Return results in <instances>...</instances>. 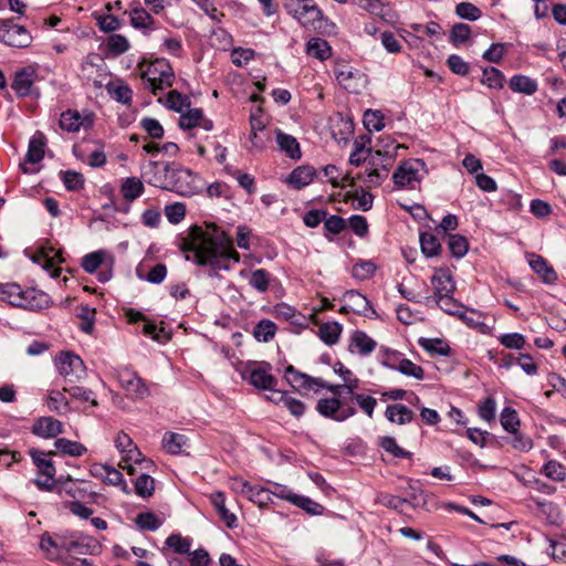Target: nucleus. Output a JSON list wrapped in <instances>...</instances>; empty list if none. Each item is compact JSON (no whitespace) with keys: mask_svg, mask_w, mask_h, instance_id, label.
<instances>
[{"mask_svg":"<svg viewBox=\"0 0 566 566\" xmlns=\"http://www.w3.org/2000/svg\"><path fill=\"white\" fill-rule=\"evenodd\" d=\"M348 198H352L353 207L355 209H360L363 211H369L373 207V195L368 191H363L360 195L358 191H353L347 193Z\"/></svg>","mask_w":566,"mask_h":566,"instance_id":"obj_60","label":"nucleus"},{"mask_svg":"<svg viewBox=\"0 0 566 566\" xmlns=\"http://www.w3.org/2000/svg\"><path fill=\"white\" fill-rule=\"evenodd\" d=\"M276 329L274 322L264 318L254 326L253 336L258 342L268 343L274 338Z\"/></svg>","mask_w":566,"mask_h":566,"instance_id":"obj_37","label":"nucleus"},{"mask_svg":"<svg viewBox=\"0 0 566 566\" xmlns=\"http://www.w3.org/2000/svg\"><path fill=\"white\" fill-rule=\"evenodd\" d=\"M276 142L280 149L285 151L290 158L300 159L302 157L300 144L295 137L279 130L276 134Z\"/></svg>","mask_w":566,"mask_h":566,"instance_id":"obj_32","label":"nucleus"},{"mask_svg":"<svg viewBox=\"0 0 566 566\" xmlns=\"http://www.w3.org/2000/svg\"><path fill=\"white\" fill-rule=\"evenodd\" d=\"M415 413L407 406L397 403L388 406L386 409V418L390 422L406 424L412 421Z\"/></svg>","mask_w":566,"mask_h":566,"instance_id":"obj_31","label":"nucleus"},{"mask_svg":"<svg viewBox=\"0 0 566 566\" xmlns=\"http://www.w3.org/2000/svg\"><path fill=\"white\" fill-rule=\"evenodd\" d=\"M342 331L338 322H326L319 324L317 335L324 344L332 346L338 342Z\"/></svg>","mask_w":566,"mask_h":566,"instance_id":"obj_30","label":"nucleus"},{"mask_svg":"<svg viewBox=\"0 0 566 566\" xmlns=\"http://www.w3.org/2000/svg\"><path fill=\"white\" fill-rule=\"evenodd\" d=\"M391 368L397 369L402 375L413 377L418 380L424 378V370L421 366L416 365L408 358H399L397 365L390 364Z\"/></svg>","mask_w":566,"mask_h":566,"instance_id":"obj_39","label":"nucleus"},{"mask_svg":"<svg viewBox=\"0 0 566 566\" xmlns=\"http://www.w3.org/2000/svg\"><path fill=\"white\" fill-rule=\"evenodd\" d=\"M59 125L65 132L75 133L82 126V117L77 111L67 109L61 114Z\"/></svg>","mask_w":566,"mask_h":566,"instance_id":"obj_42","label":"nucleus"},{"mask_svg":"<svg viewBox=\"0 0 566 566\" xmlns=\"http://www.w3.org/2000/svg\"><path fill=\"white\" fill-rule=\"evenodd\" d=\"M54 446L61 453L71 457H81L87 451L84 444L65 438L56 439Z\"/></svg>","mask_w":566,"mask_h":566,"instance_id":"obj_41","label":"nucleus"},{"mask_svg":"<svg viewBox=\"0 0 566 566\" xmlns=\"http://www.w3.org/2000/svg\"><path fill=\"white\" fill-rule=\"evenodd\" d=\"M482 83L490 88L500 90L504 86L505 76L500 70L493 66L485 67L483 70Z\"/></svg>","mask_w":566,"mask_h":566,"instance_id":"obj_47","label":"nucleus"},{"mask_svg":"<svg viewBox=\"0 0 566 566\" xmlns=\"http://www.w3.org/2000/svg\"><path fill=\"white\" fill-rule=\"evenodd\" d=\"M62 432V422L52 417H41L32 426V433L42 438H55Z\"/></svg>","mask_w":566,"mask_h":566,"instance_id":"obj_21","label":"nucleus"},{"mask_svg":"<svg viewBox=\"0 0 566 566\" xmlns=\"http://www.w3.org/2000/svg\"><path fill=\"white\" fill-rule=\"evenodd\" d=\"M184 250L193 253V261L212 270L210 276L217 271L230 270V263H238L240 254L234 250L232 239L214 223H207L206 230L199 226L189 229Z\"/></svg>","mask_w":566,"mask_h":566,"instance_id":"obj_1","label":"nucleus"},{"mask_svg":"<svg viewBox=\"0 0 566 566\" xmlns=\"http://www.w3.org/2000/svg\"><path fill=\"white\" fill-rule=\"evenodd\" d=\"M431 283L434 290L432 296H428V301L439 302L442 296L453 295L455 290V284L452 280L451 274L448 270L439 269L434 272L431 277Z\"/></svg>","mask_w":566,"mask_h":566,"instance_id":"obj_15","label":"nucleus"},{"mask_svg":"<svg viewBox=\"0 0 566 566\" xmlns=\"http://www.w3.org/2000/svg\"><path fill=\"white\" fill-rule=\"evenodd\" d=\"M317 412L337 422H343L356 415V408L349 403L345 396H333L332 398H323L317 401Z\"/></svg>","mask_w":566,"mask_h":566,"instance_id":"obj_8","label":"nucleus"},{"mask_svg":"<svg viewBox=\"0 0 566 566\" xmlns=\"http://www.w3.org/2000/svg\"><path fill=\"white\" fill-rule=\"evenodd\" d=\"M95 308H91L90 306H81L78 308L77 316L82 319L80 325L81 331L86 334H91L94 328L95 323Z\"/></svg>","mask_w":566,"mask_h":566,"instance_id":"obj_57","label":"nucleus"},{"mask_svg":"<svg viewBox=\"0 0 566 566\" xmlns=\"http://www.w3.org/2000/svg\"><path fill=\"white\" fill-rule=\"evenodd\" d=\"M60 541L61 535H50L49 533H44L40 541V547L45 553L46 557L53 562L62 563L66 557L60 554Z\"/></svg>","mask_w":566,"mask_h":566,"instance_id":"obj_25","label":"nucleus"},{"mask_svg":"<svg viewBox=\"0 0 566 566\" xmlns=\"http://www.w3.org/2000/svg\"><path fill=\"white\" fill-rule=\"evenodd\" d=\"M376 347V342L370 338L365 332L356 331L353 333L349 343V350L360 355L370 354Z\"/></svg>","mask_w":566,"mask_h":566,"instance_id":"obj_27","label":"nucleus"},{"mask_svg":"<svg viewBox=\"0 0 566 566\" xmlns=\"http://www.w3.org/2000/svg\"><path fill=\"white\" fill-rule=\"evenodd\" d=\"M448 248L454 258H462L467 254L469 243L465 237L460 234L448 235Z\"/></svg>","mask_w":566,"mask_h":566,"instance_id":"obj_48","label":"nucleus"},{"mask_svg":"<svg viewBox=\"0 0 566 566\" xmlns=\"http://www.w3.org/2000/svg\"><path fill=\"white\" fill-rule=\"evenodd\" d=\"M400 145H397L392 148V150L389 148V144H386L384 146V149H377L373 156V165H376V158L384 157V160H381V167L382 169L378 168H370L369 170L366 169V178L364 179V182H366L369 187L373 186H379L382 180H385L388 176L389 167L391 166L395 156L397 155V149L400 148Z\"/></svg>","mask_w":566,"mask_h":566,"instance_id":"obj_10","label":"nucleus"},{"mask_svg":"<svg viewBox=\"0 0 566 566\" xmlns=\"http://www.w3.org/2000/svg\"><path fill=\"white\" fill-rule=\"evenodd\" d=\"M0 301L29 311H41L52 303L45 292L33 287L22 289L17 283L0 284Z\"/></svg>","mask_w":566,"mask_h":566,"instance_id":"obj_3","label":"nucleus"},{"mask_svg":"<svg viewBox=\"0 0 566 566\" xmlns=\"http://www.w3.org/2000/svg\"><path fill=\"white\" fill-rule=\"evenodd\" d=\"M176 164L175 161L149 160L142 165V177L148 185L167 190Z\"/></svg>","mask_w":566,"mask_h":566,"instance_id":"obj_9","label":"nucleus"},{"mask_svg":"<svg viewBox=\"0 0 566 566\" xmlns=\"http://www.w3.org/2000/svg\"><path fill=\"white\" fill-rule=\"evenodd\" d=\"M423 167L424 163L421 159L403 161L395 170L392 180L398 187H408L413 189L416 184L420 181L419 171L420 168Z\"/></svg>","mask_w":566,"mask_h":566,"instance_id":"obj_13","label":"nucleus"},{"mask_svg":"<svg viewBox=\"0 0 566 566\" xmlns=\"http://www.w3.org/2000/svg\"><path fill=\"white\" fill-rule=\"evenodd\" d=\"M270 273L264 269H258L251 272L249 284L260 293L268 291L270 285Z\"/></svg>","mask_w":566,"mask_h":566,"instance_id":"obj_49","label":"nucleus"},{"mask_svg":"<svg viewBox=\"0 0 566 566\" xmlns=\"http://www.w3.org/2000/svg\"><path fill=\"white\" fill-rule=\"evenodd\" d=\"M63 391L70 394V396L76 400L88 401L94 407L98 405L91 389L74 384H66L63 386Z\"/></svg>","mask_w":566,"mask_h":566,"instance_id":"obj_43","label":"nucleus"},{"mask_svg":"<svg viewBox=\"0 0 566 566\" xmlns=\"http://www.w3.org/2000/svg\"><path fill=\"white\" fill-rule=\"evenodd\" d=\"M46 146V137L45 135L36 130L32 138L29 142L28 151L25 155V161L20 164V168L24 174H33L35 170L27 167V164H38L44 157V148Z\"/></svg>","mask_w":566,"mask_h":566,"instance_id":"obj_14","label":"nucleus"},{"mask_svg":"<svg viewBox=\"0 0 566 566\" xmlns=\"http://www.w3.org/2000/svg\"><path fill=\"white\" fill-rule=\"evenodd\" d=\"M418 344L428 353L432 355L448 356L450 354V346L440 338H424L421 337Z\"/></svg>","mask_w":566,"mask_h":566,"instance_id":"obj_40","label":"nucleus"},{"mask_svg":"<svg viewBox=\"0 0 566 566\" xmlns=\"http://www.w3.org/2000/svg\"><path fill=\"white\" fill-rule=\"evenodd\" d=\"M29 454L34 463V465L38 468L39 474L44 476L36 478L33 480V483L36 485V488L41 491L45 492H52L55 490L56 481L54 479L56 470L55 467L50 459L51 455L55 454L54 451L43 452L38 449H30Z\"/></svg>","mask_w":566,"mask_h":566,"instance_id":"obj_6","label":"nucleus"},{"mask_svg":"<svg viewBox=\"0 0 566 566\" xmlns=\"http://www.w3.org/2000/svg\"><path fill=\"white\" fill-rule=\"evenodd\" d=\"M345 301L348 303V307L356 314L366 315L367 311H371L375 314V310L371 307L370 302L365 295L355 290H348L344 294Z\"/></svg>","mask_w":566,"mask_h":566,"instance_id":"obj_24","label":"nucleus"},{"mask_svg":"<svg viewBox=\"0 0 566 566\" xmlns=\"http://www.w3.org/2000/svg\"><path fill=\"white\" fill-rule=\"evenodd\" d=\"M284 377L287 382L296 390H312L314 387L326 388L334 396H344V394H346L345 397H347V399L358 395L355 392V390L359 386V380L354 377V375L349 378H346L345 382L342 385H329L323 379L301 373L296 370L292 365H290L285 368Z\"/></svg>","mask_w":566,"mask_h":566,"instance_id":"obj_2","label":"nucleus"},{"mask_svg":"<svg viewBox=\"0 0 566 566\" xmlns=\"http://www.w3.org/2000/svg\"><path fill=\"white\" fill-rule=\"evenodd\" d=\"M186 442L187 438L184 434L175 432H167L163 438V446L170 454L181 453Z\"/></svg>","mask_w":566,"mask_h":566,"instance_id":"obj_44","label":"nucleus"},{"mask_svg":"<svg viewBox=\"0 0 566 566\" xmlns=\"http://www.w3.org/2000/svg\"><path fill=\"white\" fill-rule=\"evenodd\" d=\"M115 446L119 452L126 453V457L123 458L124 462L134 461L135 463L150 464L149 460L140 459V451L127 433L119 432L115 439Z\"/></svg>","mask_w":566,"mask_h":566,"instance_id":"obj_20","label":"nucleus"},{"mask_svg":"<svg viewBox=\"0 0 566 566\" xmlns=\"http://www.w3.org/2000/svg\"><path fill=\"white\" fill-rule=\"evenodd\" d=\"M106 91L108 95L116 102L125 105H129L132 103L133 91L122 81L108 83L106 85Z\"/></svg>","mask_w":566,"mask_h":566,"instance_id":"obj_33","label":"nucleus"},{"mask_svg":"<svg viewBox=\"0 0 566 566\" xmlns=\"http://www.w3.org/2000/svg\"><path fill=\"white\" fill-rule=\"evenodd\" d=\"M171 172L172 177L169 179L167 191H172L184 197H191L201 191L203 187L202 180L192 170L177 163Z\"/></svg>","mask_w":566,"mask_h":566,"instance_id":"obj_5","label":"nucleus"},{"mask_svg":"<svg viewBox=\"0 0 566 566\" xmlns=\"http://www.w3.org/2000/svg\"><path fill=\"white\" fill-rule=\"evenodd\" d=\"M266 367L268 368L256 366L248 368L243 377L247 378L252 386L259 389L272 390L277 381L274 376L269 373L270 365H266Z\"/></svg>","mask_w":566,"mask_h":566,"instance_id":"obj_19","label":"nucleus"},{"mask_svg":"<svg viewBox=\"0 0 566 566\" xmlns=\"http://www.w3.org/2000/svg\"><path fill=\"white\" fill-rule=\"evenodd\" d=\"M139 125L149 138L161 139L164 137V127L157 119L144 117L140 119Z\"/></svg>","mask_w":566,"mask_h":566,"instance_id":"obj_55","label":"nucleus"},{"mask_svg":"<svg viewBox=\"0 0 566 566\" xmlns=\"http://www.w3.org/2000/svg\"><path fill=\"white\" fill-rule=\"evenodd\" d=\"M135 523L140 530L147 531H156L161 525V521L153 512L139 513L135 518Z\"/></svg>","mask_w":566,"mask_h":566,"instance_id":"obj_54","label":"nucleus"},{"mask_svg":"<svg viewBox=\"0 0 566 566\" xmlns=\"http://www.w3.org/2000/svg\"><path fill=\"white\" fill-rule=\"evenodd\" d=\"M376 271V265L371 261H359L354 264L352 275L360 281L370 279Z\"/></svg>","mask_w":566,"mask_h":566,"instance_id":"obj_59","label":"nucleus"},{"mask_svg":"<svg viewBox=\"0 0 566 566\" xmlns=\"http://www.w3.org/2000/svg\"><path fill=\"white\" fill-rule=\"evenodd\" d=\"M56 366L66 384H75L86 376V367L80 356L72 353H62L56 360Z\"/></svg>","mask_w":566,"mask_h":566,"instance_id":"obj_11","label":"nucleus"},{"mask_svg":"<svg viewBox=\"0 0 566 566\" xmlns=\"http://www.w3.org/2000/svg\"><path fill=\"white\" fill-rule=\"evenodd\" d=\"M501 424L507 432L516 433L520 427L517 412L511 407H505L501 412Z\"/></svg>","mask_w":566,"mask_h":566,"instance_id":"obj_53","label":"nucleus"},{"mask_svg":"<svg viewBox=\"0 0 566 566\" xmlns=\"http://www.w3.org/2000/svg\"><path fill=\"white\" fill-rule=\"evenodd\" d=\"M165 214L170 223L178 224L185 219L186 206L182 202H175L172 205H168L165 208Z\"/></svg>","mask_w":566,"mask_h":566,"instance_id":"obj_61","label":"nucleus"},{"mask_svg":"<svg viewBox=\"0 0 566 566\" xmlns=\"http://www.w3.org/2000/svg\"><path fill=\"white\" fill-rule=\"evenodd\" d=\"M238 482L241 484V493L248 495L251 501L262 505L269 500L268 491L265 489L253 486L245 481Z\"/></svg>","mask_w":566,"mask_h":566,"instance_id":"obj_50","label":"nucleus"},{"mask_svg":"<svg viewBox=\"0 0 566 566\" xmlns=\"http://www.w3.org/2000/svg\"><path fill=\"white\" fill-rule=\"evenodd\" d=\"M0 40L13 48H28L31 44L32 36L24 27L10 24L0 33Z\"/></svg>","mask_w":566,"mask_h":566,"instance_id":"obj_17","label":"nucleus"},{"mask_svg":"<svg viewBox=\"0 0 566 566\" xmlns=\"http://www.w3.org/2000/svg\"><path fill=\"white\" fill-rule=\"evenodd\" d=\"M284 8L303 27H319L323 12L313 0H284Z\"/></svg>","mask_w":566,"mask_h":566,"instance_id":"obj_7","label":"nucleus"},{"mask_svg":"<svg viewBox=\"0 0 566 566\" xmlns=\"http://www.w3.org/2000/svg\"><path fill=\"white\" fill-rule=\"evenodd\" d=\"M530 266L532 270L538 274L542 280L547 284H553L557 281V273L548 264V262L541 255L532 254L528 260Z\"/></svg>","mask_w":566,"mask_h":566,"instance_id":"obj_23","label":"nucleus"},{"mask_svg":"<svg viewBox=\"0 0 566 566\" xmlns=\"http://www.w3.org/2000/svg\"><path fill=\"white\" fill-rule=\"evenodd\" d=\"M107 51L114 55H120L128 51L129 42L122 34H112L106 42Z\"/></svg>","mask_w":566,"mask_h":566,"instance_id":"obj_56","label":"nucleus"},{"mask_svg":"<svg viewBox=\"0 0 566 566\" xmlns=\"http://www.w3.org/2000/svg\"><path fill=\"white\" fill-rule=\"evenodd\" d=\"M275 395L279 396V401L282 402L293 416L301 417L304 415L306 407L301 400L280 391H276Z\"/></svg>","mask_w":566,"mask_h":566,"instance_id":"obj_52","label":"nucleus"},{"mask_svg":"<svg viewBox=\"0 0 566 566\" xmlns=\"http://www.w3.org/2000/svg\"><path fill=\"white\" fill-rule=\"evenodd\" d=\"M138 67L143 81L155 95L172 85L174 72L167 60L157 59L149 64L140 62Z\"/></svg>","mask_w":566,"mask_h":566,"instance_id":"obj_4","label":"nucleus"},{"mask_svg":"<svg viewBox=\"0 0 566 566\" xmlns=\"http://www.w3.org/2000/svg\"><path fill=\"white\" fill-rule=\"evenodd\" d=\"M36 78L34 67L27 66L15 72L11 88L19 97H25L32 93V86Z\"/></svg>","mask_w":566,"mask_h":566,"instance_id":"obj_18","label":"nucleus"},{"mask_svg":"<svg viewBox=\"0 0 566 566\" xmlns=\"http://www.w3.org/2000/svg\"><path fill=\"white\" fill-rule=\"evenodd\" d=\"M210 501L224 524L230 528L235 527L237 516L227 509L224 494L222 492H214L210 495Z\"/></svg>","mask_w":566,"mask_h":566,"instance_id":"obj_29","label":"nucleus"},{"mask_svg":"<svg viewBox=\"0 0 566 566\" xmlns=\"http://www.w3.org/2000/svg\"><path fill=\"white\" fill-rule=\"evenodd\" d=\"M200 119H202V109L192 108L180 116L179 126L182 129H191L198 126Z\"/></svg>","mask_w":566,"mask_h":566,"instance_id":"obj_63","label":"nucleus"},{"mask_svg":"<svg viewBox=\"0 0 566 566\" xmlns=\"http://www.w3.org/2000/svg\"><path fill=\"white\" fill-rule=\"evenodd\" d=\"M62 180L67 190L76 191L83 188L84 178L80 172L67 170L61 171Z\"/></svg>","mask_w":566,"mask_h":566,"instance_id":"obj_62","label":"nucleus"},{"mask_svg":"<svg viewBox=\"0 0 566 566\" xmlns=\"http://www.w3.org/2000/svg\"><path fill=\"white\" fill-rule=\"evenodd\" d=\"M499 342L509 349H522L526 344L524 335L520 333L503 334L499 337Z\"/></svg>","mask_w":566,"mask_h":566,"instance_id":"obj_64","label":"nucleus"},{"mask_svg":"<svg viewBox=\"0 0 566 566\" xmlns=\"http://www.w3.org/2000/svg\"><path fill=\"white\" fill-rule=\"evenodd\" d=\"M315 175L314 167L310 165L298 166L289 175L286 182L294 189H302L313 181Z\"/></svg>","mask_w":566,"mask_h":566,"instance_id":"obj_22","label":"nucleus"},{"mask_svg":"<svg viewBox=\"0 0 566 566\" xmlns=\"http://www.w3.org/2000/svg\"><path fill=\"white\" fill-rule=\"evenodd\" d=\"M306 52L308 55L318 59L319 61L327 60L332 50L327 41L321 38H312L306 45Z\"/></svg>","mask_w":566,"mask_h":566,"instance_id":"obj_34","label":"nucleus"},{"mask_svg":"<svg viewBox=\"0 0 566 566\" xmlns=\"http://www.w3.org/2000/svg\"><path fill=\"white\" fill-rule=\"evenodd\" d=\"M122 196L127 201H133L144 192L143 182L136 177L126 178L120 187Z\"/></svg>","mask_w":566,"mask_h":566,"instance_id":"obj_35","label":"nucleus"},{"mask_svg":"<svg viewBox=\"0 0 566 566\" xmlns=\"http://www.w3.org/2000/svg\"><path fill=\"white\" fill-rule=\"evenodd\" d=\"M130 23L136 29L150 28L154 24L153 17L142 7H137L129 12Z\"/></svg>","mask_w":566,"mask_h":566,"instance_id":"obj_46","label":"nucleus"},{"mask_svg":"<svg viewBox=\"0 0 566 566\" xmlns=\"http://www.w3.org/2000/svg\"><path fill=\"white\" fill-rule=\"evenodd\" d=\"M117 378L126 396L132 400H142L150 395L148 386L135 371L128 368L120 369Z\"/></svg>","mask_w":566,"mask_h":566,"instance_id":"obj_12","label":"nucleus"},{"mask_svg":"<svg viewBox=\"0 0 566 566\" xmlns=\"http://www.w3.org/2000/svg\"><path fill=\"white\" fill-rule=\"evenodd\" d=\"M165 545L175 553L184 555L189 553L191 548V539L189 537H184L180 534H171L166 538Z\"/></svg>","mask_w":566,"mask_h":566,"instance_id":"obj_45","label":"nucleus"},{"mask_svg":"<svg viewBox=\"0 0 566 566\" xmlns=\"http://www.w3.org/2000/svg\"><path fill=\"white\" fill-rule=\"evenodd\" d=\"M155 490V480L147 473H142L135 481L136 494L142 497H149Z\"/></svg>","mask_w":566,"mask_h":566,"instance_id":"obj_51","label":"nucleus"},{"mask_svg":"<svg viewBox=\"0 0 566 566\" xmlns=\"http://www.w3.org/2000/svg\"><path fill=\"white\" fill-rule=\"evenodd\" d=\"M510 87L516 93L532 95L537 91V83L525 75H514L510 80Z\"/></svg>","mask_w":566,"mask_h":566,"instance_id":"obj_38","label":"nucleus"},{"mask_svg":"<svg viewBox=\"0 0 566 566\" xmlns=\"http://www.w3.org/2000/svg\"><path fill=\"white\" fill-rule=\"evenodd\" d=\"M90 552V545L75 535H61L60 554L85 555Z\"/></svg>","mask_w":566,"mask_h":566,"instance_id":"obj_28","label":"nucleus"},{"mask_svg":"<svg viewBox=\"0 0 566 566\" xmlns=\"http://www.w3.org/2000/svg\"><path fill=\"white\" fill-rule=\"evenodd\" d=\"M364 126L369 132H379L384 128V116L379 111L367 109L364 113Z\"/></svg>","mask_w":566,"mask_h":566,"instance_id":"obj_58","label":"nucleus"},{"mask_svg":"<svg viewBox=\"0 0 566 566\" xmlns=\"http://www.w3.org/2000/svg\"><path fill=\"white\" fill-rule=\"evenodd\" d=\"M420 247L427 258L437 256L442 250L439 239L430 232L420 233Z\"/></svg>","mask_w":566,"mask_h":566,"instance_id":"obj_36","label":"nucleus"},{"mask_svg":"<svg viewBox=\"0 0 566 566\" xmlns=\"http://www.w3.org/2000/svg\"><path fill=\"white\" fill-rule=\"evenodd\" d=\"M335 77L340 86L352 93H358L365 75L358 70L348 65H338L335 70Z\"/></svg>","mask_w":566,"mask_h":566,"instance_id":"obj_16","label":"nucleus"},{"mask_svg":"<svg viewBox=\"0 0 566 566\" xmlns=\"http://www.w3.org/2000/svg\"><path fill=\"white\" fill-rule=\"evenodd\" d=\"M280 496L282 499L287 500L289 502H291L292 504L296 505L297 507L303 509L304 511H306L311 515H321L323 513V511H324V506L323 505H321L319 503H317V502H315L312 499L306 497V496L293 494V493H290V492H287V493L282 492V494Z\"/></svg>","mask_w":566,"mask_h":566,"instance_id":"obj_26","label":"nucleus"}]
</instances>
